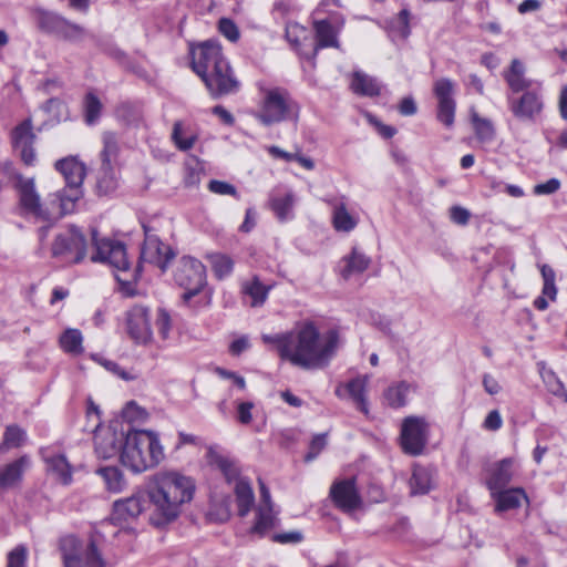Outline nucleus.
<instances>
[{"mask_svg":"<svg viewBox=\"0 0 567 567\" xmlns=\"http://www.w3.org/2000/svg\"><path fill=\"white\" fill-rule=\"evenodd\" d=\"M339 342L336 329L320 334L313 322H303L290 331L286 361L303 370L324 369L334 357Z\"/></svg>","mask_w":567,"mask_h":567,"instance_id":"obj_1","label":"nucleus"},{"mask_svg":"<svg viewBox=\"0 0 567 567\" xmlns=\"http://www.w3.org/2000/svg\"><path fill=\"white\" fill-rule=\"evenodd\" d=\"M194 493L195 482L189 476L173 471L155 474L146 489L154 506L155 524L163 525L175 520L182 506L193 499Z\"/></svg>","mask_w":567,"mask_h":567,"instance_id":"obj_2","label":"nucleus"},{"mask_svg":"<svg viewBox=\"0 0 567 567\" xmlns=\"http://www.w3.org/2000/svg\"><path fill=\"white\" fill-rule=\"evenodd\" d=\"M164 458L163 446L156 433L133 430L125 434L120 461L134 473H142L158 465Z\"/></svg>","mask_w":567,"mask_h":567,"instance_id":"obj_3","label":"nucleus"},{"mask_svg":"<svg viewBox=\"0 0 567 567\" xmlns=\"http://www.w3.org/2000/svg\"><path fill=\"white\" fill-rule=\"evenodd\" d=\"M258 109L254 117L264 126H271L287 121H297L300 105L289 91L281 86H267L258 84Z\"/></svg>","mask_w":567,"mask_h":567,"instance_id":"obj_4","label":"nucleus"},{"mask_svg":"<svg viewBox=\"0 0 567 567\" xmlns=\"http://www.w3.org/2000/svg\"><path fill=\"white\" fill-rule=\"evenodd\" d=\"M55 168L65 181V188L56 193L61 215L73 213L76 202L82 197V184L85 167L75 157H66L55 163Z\"/></svg>","mask_w":567,"mask_h":567,"instance_id":"obj_5","label":"nucleus"},{"mask_svg":"<svg viewBox=\"0 0 567 567\" xmlns=\"http://www.w3.org/2000/svg\"><path fill=\"white\" fill-rule=\"evenodd\" d=\"M97 530L90 536L85 547L74 537H65L61 543V553L64 567H109V561L99 548L95 539Z\"/></svg>","mask_w":567,"mask_h":567,"instance_id":"obj_6","label":"nucleus"},{"mask_svg":"<svg viewBox=\"0 0 567 567\" xmlns=\"http://www.w3.org/2000/svg\"><path fill=\"white\" fill-rule=\"evenodd\" d=\"M50 252L52 258L65 265L82 262L87 252L85 235L78 226L68 225L55 235Z\"/></svg>","mask_w":567,"mask_h":567,"instance_id":"obj_7","label":"nucleus"},{"mask_svg":"<svg viewBox=\"0 0 567 567\" xmlns=\"http://www.w3.org/2000/svg\"><path fill=\"white\" fill-rule=\"evenodd\" d=\"M174 279L184 289L183 301H190L207 286L205 266L193 257H183L179 260Z\"/></svg>","mask_w":567,"mask_h":567,"instance_id":"obj_8","label":"nucleus"},{"mask_svg":"<svg viewBox=\"0 0 567 567\" xmlns=\"http://www.w3.org/2000/svg\"><path fill=\"white\" fill-rule=\"evenodd\" d=\"M192 68L205 82L209 74L216 73L229 63L224 56L221 47L215 41H205L190 49Z\"/></svg>","mask_w":567,"mask_h":567,"instance_id":"obj_9","label":"nucleus"},{"mask_svg":"<svg viewBox=\"0 0 567 567\" xmlns=\"http://www.w3.org/2000/svg\"><path fill=\"white\" fill-rule=\"evenodd\" d=\"M92 244L95 254L91 257L93 262H106L118 271H127L130 261L124 244L106 238H99L96 228L91 229Z\"/></svg>","mask_w":567,"mask_h":567,"instance_id":"obj_10","label":"nucleus"},{"mask_svg":"<svg viewBox=\"0 0 567 567\" xmlns=\"http://www.w3.org/2000/svg\"><path fill=\"white\" fill-rule=\"evenodd\" d=\"M401 446L410 455H420L429 439V424L424 417L408 416L401 425Z\"/></svg>","mask_w":567,"mask_h":567,"instance_id":"obj_11","label":"nucleus"},{"mask_svg":"<svg viewBox=\"0 0 567 567\" xmlns=\"http://www.w3.org/2000/svg\"><path fill=\"white\" fill-rule=\"evenodd\" d=\"M507 100L513 115L523 122H536L544 109L542 93L535 89L525 91L519 97L508 96Z\"/></svg>","mask_w":567,"mask_h":567,"instance_id":"obj_12","label":"nucleus"},{"mask_svg":"<svg viewBox=\"0 0 567 567\" xmlns=\"http://www.w3.org/2000/svg\"><path fill=\"white\" fill-rule=\"evenodd\" d=\"M455 83L447 79H437L433 84V93L437 99L436 118L446 127L454 124L456 102L454 100Z\"/></svg>","mask_w":567,"mask_h":567,"instance_id":"obj_13","label":"nucleus"},{"mask_svg":"<svg viewBox=\"0 0 567 567\" xmlns=\"http://www.w3.org/2000/svg\"><path fill=\"white\" fill-rule=\"evenodd\" d=\"M125 328L130 338L137 344H147L153 338L150 309L136 305L125 313Z\"/></svg>","mask_w":567,"mask_h":567,"instance_id":"obj_14","label":"nucleus"},{"mask_svg":"<svg viewBox=\"0 0 567 567\" xmlns=\"http://www.w3.org/2000/svg\"><path fill=\"white\" fill-rule=\"evenodd\" d=\"M145 239L141 252V258L150 264H154L165 271L169 261L175 257L174 251L168 245H165L159 238L151 233V229L143 225Z\"/></svg>","mask_w":567,"mask_h":567,"instance_id":"obj_15","label":"nucleus"},{"mask_svg":"<svg viewBox=\"0 0 567 567\" xmlns=\"http://www.w3.org/2000/svg\"><path fill=\"white\" fill-rule=\"evenodd\" d=\"M330 496L334 505L344 513L357 511L362 505L354 478L336 481L330 488Z\"/></svg>","mask_w":567,"mask_h":567,"instance_id":"obj_16","label":"nucleus"},{"mask_svg":"<svg viewBox=\"0 0 567 567\" xmlns=\"http://www.w3.org/2000/svg\"><path fill=\"white\" fill-rule=\"evenodd\" d=\"M144 493H136L130 497L117 499L113 504L111 520L114 525L123 526L134 522L145 509Z\"/></svg>","mask_w":567,"mask_h":567,"instance_id":"obj_17","label":"nucleus"},{"mask_svg":"<svg viewBox=\"0 0 567 567\" xmlns=\"http://www.w3.org/2000/svg\"><path fill=\"white\" fill-rule=\"evenodd\" d=\"M207 76L208 79L204 83L214 99L235 94L239 91L240 82L237 80L229 63L226 65V70L223 68L220 71Z\"/></svg>","mask_w":567,"mask_h":567,"instance_id":"obj_18","label":"nucleus"},{"mask_svg":"<svg viewBox=\"0 0 567 567\" xmlns=\"http://www.w3.org/2000/svg\"><path fill=\"white\" fill-rule=\"evenodd\" d=\"M16 188L18 190L19 206L22 213L38 218H45L33 178L19 176L16 182Z\"/></svg>","mask_w":567,"mask_h":567,"instance_id":"obj_19","label":"nucleus"},{"mask_svg":"<svg viewBox=\"0 0 567 567\" xmlns=\"http://www.w3.org/2000/svg\"><path fill=\"white\" fill-rule=\"evenodd\" d=\"M32 125L29 120L22 122L12 132V143L17 152L20 153L21 159L27 165H32L35 159V153L32 147L34 141Z\"/></svg>","mask_w":567,"mask_h":567,"instance_id":"obj_20","label":"nucleus"},{"mask_svg":"<svg viewBox=\"0 0 567 567\" xmlns=\"http://www.w3.org/2000/svg\"><path fill=\"white\" fill-rule=\"evenodd\" d=\"M29 465L30 458L22 455L13 462L0 466V489L6 491L16 487L22 481Z\"/></svg>","mask_w":567,"mask_h":567,"instance_id":"obj_21","label":"nucleus"},{"mask_svg":"<svg viewBox=\"0 0 567 567\" xmlns=\"http://www.w3.org/2000/svg\"><path fill=\"white\" fill-rule=\"evenodd\" d=\"M125 435L120 436L115 431L107 430L102 434L95 435V453L99 457L107 460L121 454Z\"/></svg>","mask_w":567,"mask_h":567,"instance_id":"obj_22","label":"nucleus"},{"mask_svg":"<svg viewBox=\"0 0 567 567\" xmlns=\"http://www.w3.org/2000/svg\"><path fill=\"white\" fill-rule=\"evenodd\" d=\"M328 203L332 208V225L337 231L350 233L357 227L358 217L349 213L343 197L330 199Z\"/></svg>","mask_w":567,"mask_h":567,"instance_id":"obj_23","label":"nucleus"},{"mask_svg":"<svg viewBox=\"0 0 567 567\" xmlns=\"http://www.w3.org/2000/svg\"><path fill=\"white\" fill-rule=\"evenodd\" d=\"M525 65L518 59L512 60L509 68L503 71V78L513 93L532 89L533 81L525 76Z\"/></svg>","mask_w":567,"mask_h":567,"instance_id":"obj_24","label":"nucleus"},{"mask_svg":"<svg viewBox=\"0 0 567 567\" xmlns=\"http://www.w3.org/2000/svg\"><path fill=\"white\" fill-rule=\"evenodd\" d=\"M513 463V458H503L491 470L489 477L487 478V487L492 496H495L497 491L504 489L512 481Z\"/></svg>","mask_w":567,"mask_h":567,"instance_id":"obj_25","label":"nucleus"},{"mask_svg":"<svg viewBox=\"0 0 567 567\" xmlns=\"http://www.w3.org/2000/svg\"><path fill=\"white\" fill-rule=\"evenodd\" d=\"M279 519L274 511V505H258L255 511V523L249 533L264 537L269 530L275 528Z\"/></svg>","mask_w":567,"mask_h":567,"instance_id":"obj_26","label":"nucleus"},{"mask_svg":"<svg viewBox=\"0 0 567 567\" xmlns=\"http://www.w3.org/2000/svg\"><path fill=\"white\" fill-rule=\"evenodd\" d=\"M41 455L48 465V470L68 485L72 481L71 466L63 454H54L49 447L41 450Z\"/></svg>","mask_w":567,"mask_h":567,"instance_id":"obj_27","label":"nucleus"},{"mask_svg":"<svg viewBox=\"0 0 567 567\" xmlns=\"http://www.w3.org/2000/svg\"><path fill=\"white\" fill-rule=\"evenodd\" d=\"M409 484L412 495L427 494L434 486V470L415 465Z\"/></svg>","mask_w":567,"mask_h":567,"instance_id":"obj_28","label":"nucleus"},{"mask_svg":"<svg viewBox=\"0 0 567 567\" xmlns=\"http://www.w3.org/2000/svg\"><path fill=\"white\" fill-rule=\"evenodd\" d=\"M315 31L317 39L315 55L321 48H339V41L337 38L339 28L334 27L329 20L316 21Z\"/></svg>","mask_w":567,"mask_h":567,"instance_id":"obj_29","label":"nucleus"},{"mask_svg":"<svg viewBox=\"0 0 567 567\" xmlns=\"http://www.w3.org/2000/svg\"><path fill=\"white\" fill-rule=\"evenodd\" d=\"M296 196L292 192L284 195H271L269 206L279 221L284 223L293 218Z\"/></svg>","mask_w":567,"mask_h":567,"instance_id":"obj_30","label":"nucleus"},{"mask_svg":"<svg viewBox=\"0 0 567 567\" xmlns=\"http://www.w3.org/2000/svg\"><path fill=\"white\" fill-rule=\"evenodd\" d=\"M238 515L246 517L255 504V494L248 480H240L234 486Z\"/></svg>","mask_w":567,"mask_h":567,"instance_id":"obj_31","label":"nucleus"},{"mask_svg":"<svg viewBox=\"0 0 567 567\" xmlns=\"http://www.w3.org/2000/svg\"><path fill=\"white\" fill-rule=\"evenodd\" d=\"M492 497L496 501L495 509L497 512L515 509L520 506L522 501L527 499V496L522 488H504L497 491L496 495Z\"/></svg>","mask_w":567,"mask_h":567,"instance_id":"obj_32","label":"nucleus"},{"mask_svg":"<svg viewBox=\"0 0 567 567\" xmlns=\"http://www.w3.org/2000/svg\"><path fill=\"white\" fill-rule=\"evenodd\" d=\"M210 463L215 465L224 475L228 483H236L246 480L240 475V470L236 461L218 453L209 452Z\"/></svg>","mask_w":567,"mask_h":567,"instance_id":"obj_33","label":"nucleus"},{"mask_svg":"<svg viewBox=\"0 0 567 567\" xmlns=\"http://www.w3.org/2000/svg\"><path fill=\"white\" fill-rule=\"evenodd\" d=\"M537 369L546 389L553 395L563 398L564 401L567 402V391L557 374L551 369L547 368L546 362L544 361H539L537 363Z\"/></svg>","mask_w":567,"mask_h":567,"instance_id":"obj_34","label":"nucleus"},{"mask_svg":"<svg viewBox=\"0 0 567 567\" xmlns=\"http://www.w3.org/2000/svg\"><path fill=\"white\" fill-rule=\"evenodd\" d=\"M342 262L344 267L341 270V276L348 279L354 274H361L367 270L371 260L363 252L353 248L349 256L342 258Z\"/></svg>","mask_w":567,"mask_h":567,"instance_id":"obj_35","label":"nucleus"},{"mask_svg":"<svg viewBox=\"0 0 567 567\" xmlns=\"http://www.w3.org/2000/svg\"><path fill=\"white\" fill-rule=\"evenodd\" d=\"M271 287L262 284L258 276H254L244 282L243 292L251 298V307H259L265 303Z\"/></svg>","mask_w":567,"mask_h":567,"instance_id":"obj_36","label":"nucleus"},{"mask_svg":"<svg viewBox=\"0 0 567 567\" xmlns=\"http://www.w3.org/2000/svg\"><path fill=\"white\" fill-rule=\"evenodd\" d=\"M351 87L354 93L367 96H377L381 92L377 79L360 71L353 73Z\"/></svg>","mask_w":567,"mask_h":567,"instance_id":"obj_37","label":"nucleus"},{"mask_svg":"<svg viewBox=\"0 0 567 567\" xmlns=\"http://www.w3.org/2000/svg\"><path fill=\"white\" fill-rule=\"evenodd\" d=\"M60 347L65 353L79 355L83 353V336L79 329H66L59 339Z\"/></svg>","mask_w":567,"mask_h":567,"instance_id":"obj_38","label":"nucleus"},{"mask_svg":"<svg viewBox=\"0 0 567 567\" xmlns=\"http://www.w3.org/2000/svg\"><path fill=\"white\" fill-rule=\"evenodd\" d=\"M365 378H355L349 381L346 385V392L352 399L357 408L364 414H368V404L365 399Z\"/></svg>","mask_w":567,"mask_h":567,"instance_id":"obj_39","label":"nucleus"},{"mask_svg":"<svg viewBox=\"0 0 567 567\" xmlns=\"http://www.w3.org/2000/svg\"><path fill=\"white\" fill-rule=\"evenodd\" d=\"M116 164L101 163L97 172V189L102 194H109L117 187V173L115 169Z\"/></svg>","mask_w":567,"mask_h":567,"instance_id":"obj_40","label":"nucleus"},{"mask_svg":"<svg viewBox=\"0 0 567 567\" xmlns=\"http://www.w3.org/2000/svg\"><path fill=\"white\" fill-rule=\"evenodd\" d=\"M412 390V385L405 381L390 385L384 392L386 403L392 408H401L405 405L408 395Z\"/></svg>","mask_w":567,"mask_h":567,"instance_id":"obj_41","label":"nucleus"},{"mask_svg":"<svg viewBox=\"0 0 567 567\" xmlns=\"http://www.w3.org/2000/svg\"><path fill=\"white\" fill-rule=\"evenodd\" d=\"M96 473L103 478L107 491L118 493L125 486L123 473L116 466L100 467Z\"/></svg>","mask_w":567,"mask_h":567,"instance_id":"obj_42","label":"nucleus"},{"mask_svg":"<svg viewBox=\"0 0 567 567\" xmlns=\"http://www.w3.org/2000/svg\"><path fill=\"white\" fill-rule=\"evenodd\" d=\"M38 25L44 32L59 35L62 31L61 28L65 25V18L54 12L40 10L38 12Z\"/></svg>","mask_w":567,"mask_h":567,"instance_id":"obj_43","label":"nucleus"},{"mask_svg":"<svg viewBox=\"0 0 567 567\" xmlns=\"http://www.w3.org/2000/svg\"><path fill=\"white\" fill-rule=\"evenodd\" d=\"M103 150L101 151V163L116 164L120 153L118 138L112 132H105L102 137Z\"/></svg>","mask_w":567,"mask_h":567,"instance_id":"obj_44","label":"nucleus"},{"mask_svg":"<svg viewBox=\"0 0 567 567\" xmlns=\"http://www.w3.org/2000/svg\"><path fill=\"white\" fill-rule=\"evenodd\" d=\"M213 271L218 279L229 276L234 268L233 259L224 254H213L209 256Z\"/></svg>","mask_w":567,"mask_h":567,"instance_id":"obj_45","label":"nucleus"},{"mask_svg":"<svg viewBox=\"0 0 567 567\" xmlns=\"http://www.w3.org/2000/svg\"><path fill=\"white\" fill-rule=\"evenodd\" d=\"M83 105L86 123L94 124L100 118L103 107L100 99L93 92H89L84 97Z\"/></svg>","mask_w":567,"mask_h":567,"instance_id":"obj_46","label":"nucleus"},{"mask_svg":"<svg viewBox=\"0 0 567 567\" xmlns=\"http://www.w3.org/2000/svg\"><path fill=\"white\" fill-rule=\"evenodd\" d=\"M172 138L178 150L188 151L194 146L197 136L195 134L184 136L183 124L181 121H177L173 126Z\"/></svg>","mask_w":567,"mask_h":567,"instance_id":"obj_47","label":"nucleus"},{"mask_svg":"<svg viewBox=\"0 0 567 567\" xmlns=\"http://www.w3.org/2000/svg\"><path fill=\"white\" fill-rule=\"evenodd\" d=\"M261 338L265 343L275 344L279 357L286 360L290 342V331L277 334H262Z\"/></svg>","mask_w":567,"mask_h":567,"instance_id":"obj_48","label":"nucleus"},{"mask_svg":"<svg viewBox=\"0 0 567 567\" xmlns=\"http://www.w3.org/2000/svg\"><path fill=\"white\" fill-rule=\"evenodd\" d=\"M472 122L476 136L481 141H491L494 137V127L489 120L480 117L476 113L472 115Z\"/></svg>","mask_w":567,"mask_h":567,"instance_id":"obj_49","label":"nucleus"},{"mask_svg":"<svg viewBox=\"0 0 567 567\" xmlns=\"http://www.w3.org/2000/svg\"><path fill=\"white\" fill-rule=\"evenodd\" d=\"M25 432L17 425H9L6 429L3 444L7 447H19L25 441Z\"/></svg>","mask_w":567,"mask_h":567,"instance_id":"obj_50","label":"nucleus"},{"mask_svg":"<svg viewBox=\"0 0 567 567\" xmlns=\"http://www.w3.org/2000/svg\"><path fill=\"white\" fill-rule=\"evenodd\" d=\"M212 296L213 292L210 289L207 288V286L197 293L190 301H183L188 308H190L193 311H198L203 308H207L212 303Z\"/></svg>","mask_w":567,"mask_h":567,"instance_id":"obj_51","label":"nucleus"},{"mask_svg":"<svg viewBox=\"0 0 567 567\" xmlns=\"http://www.w3.org/2000/svg\"><path fill=\"white\" fill-rule=\"evenodd\" d=\"M156 328L159 337L163 340L168 339L172 330V320L168 312L164 309H159L156 317Z\"/></svg>","mask_w":567,"mask_h":567,"instance_id":"obj_52","label":"nucleus"},{"mask_svg":"<svg viewBox=\"0 0 567 567\" xmlns=\"http://www.w3.org/2000/svg\"><path fill=\"white\" fill-rule=\"evenodd\" d=\"M219 32L229 41L236 42L239 39V30L235 22L227 18H221L218 22Z\"/></svg>","mask_w":567,"mask_h":567,"instance_id":"obj_53","label":"nucleus"},{"mask_svg":"<svg viewBox=\"0 0 567 567\" xmlns=\"http://www.w3.org/2000/svg\"><path fill=\"white\" fill-rule=\"evenodd\" d=\"M326 434H318L313 436L309 445V452L306 454L305 460L307 462L315 460L320 454V452L326 447Z\"/></svg>","mask_w":567,"mask_h":567,"instance_id":"obj_54","label":"nucleus"},{"mask_svg":"<svg viewBox=\"0 0 567 567\" xmlns=\"http://www.w3.org/2000/svg\"><path fill=\"white\" fill-rule=\"evenodd\" d=\"M271 540L278 544H299L303 540V535L299 530L276 533L271 536Z\"/></svg>","mask_w":567,"mask_h":567,"instance_id":"obj_55","label":"nucleus"},{"mask_svg":"<svg viewBox=\"0 0 567 567\" xmlns=\"http://www.w3.org/2000/svg\"><path fill=\"white\" fill-rule=\"evenodd\" d=\"M59 37L65 40H78L84 34V28L79 24L72 23L65 19V25H63Z\"/></svg>","mask_w":567,"mask_h":567,"instance_id":"obj_56","label":"nucleus"},{"mask_svg":"<svg viewBox=\"0 0 567 567\" xmlns=\"http://www.w3.org/2000/svg\"><path fill=\"white\" fill-rule=\"evenodd\" d=\"M208 189L212 193H215L218 195H230V196L237 197V190H236L235 186L227 182L213 179L208 184Z\"/></svg>","mask_w":567,"mask_h":567,"instance_id":"obj_57","label":"nucleus"},{"mask_svg":"<svg viewBox=\"0 0 567 567\" xmlns=\"http://www.w3.org/2000/svg\"><path fill=\"white\" fill-rule=\"evenodd\" d=\"M27 559V548L18 546L8 555L7 567H24Z\"/></svg>","mask_w":567,"mask_h":567,"instance_id":"obj_58","label":"nucleus"},{"mask_svg":"<svg viewBox=\"0 0 567 567\" xmlns=\"http://www.w3.org/2000/svg\"><path fill=\"white\" fill-rule=\"evenodd\" d=\"M560 187V181L557 178H550L545 183L537 184L534 187L535 195H550L556 193Z\"/></svg>","mask_w":567,"mask_h":567,"instance_id":"obj_59","label":"nucleus"},{"mask_svg":"<svg viewBox=\"0 0 567 567\" xmlns=\"http://www.w3.org/2000/svg\"><path fill=\"white\" fill-rule=\"evenodd\" d=\"M470 212L461 206H453L450 209L451 219L458 225H466L470 220Z\"/></svg>","mask_w":567,"mask_h":567,"instance_id":"obj_60","label":"nucleus"},{"mask_svg":"<svg viewBox=\"0 0 567 567\" xmlns=\"http://www.w3.org/2000/svg\"><path fill=\"white\" fill-rule=\"evenodd\" d=\"M503 420L497 410L491 411L484 420V429L489 431H497L502 427Z\"/></svg>","mask_w":567,"mask_h":567,"instance_id":"obj_61","label":"nucleus"},{"mask_svg":"<svg viewBox=\"0 0 567 567\" xmlns=\"http://www.w3.org/2000/svg\"><path fill=\"white\" fill-rule=\"evenodd\" d=\"M216 373L224 379H230L235 383L236 386H238L240 390H244L246 388V381L245 379L237 374L236 372L228 371L223 368H217Z\"/></svg>","mask_w":567,"mask_h":567,"instance_id":"obj_62","label":"nucleus"},{"mask_svg":"<svg viewBox=\"0 0 567 567\" xmlns=\"http://www.w3.org/2000/svg\"><path fill=\"white\" fill-rule=\"evenodd\" d=\"M254 404L251 402H241L237 406L238 420L243 424H248L252 420L251 410Z\"/></svg>","mask_w":567,"mask_h":567,"instance_id":"obj_63","label":"nucleus"},{"mask_svg":"<svg viewBox=\"0 0 567 567\" xmlns=\"http://www.w3.org/2000/svg\"><path fill=\"white\" fill-rule=\"evenodd\" d=\"M559 115L564 121H567V85L563 86L558 100Z\"/></svg>","mask_w":567,"mask_h":567,"instance_id":"obj_64","label":"nucleus"}]
</instances>
